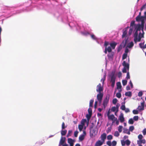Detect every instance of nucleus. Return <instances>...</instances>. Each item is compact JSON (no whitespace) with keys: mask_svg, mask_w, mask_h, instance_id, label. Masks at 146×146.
<instances>
[{"mask_svg":"<svg viewBox=\"0 0 146 146\" xmlns=\"http://www.w3.org/2000/svg\"><path fill=\"white\" fill-rule=\"evenodd\" d=\"M111 129V126L110 127H109L108 128V129L107 131H106V132L107 133H108L109 132H110Z\"/></svg>","mask_w":146,"mask_h":146,"instance_id":"09e8293b","label":"nucleus"},{"mask_svg":"<svg viewBox=\"0 0 146 146\" xmlns=\"http://www.w3.org/2000/svg\"><path fill=\"white\" fill-rule=\"evenodd\" d=\"M116 109V108L115 107H113L111 108V111H113L114 112L115 111Z\"/></svg>","mask_w":146,"mask_h":146,"instance_id":"e2e57ef3","label":"nucleus"},{"mask_svg":"<svg viewBox=\"0 0 146 146\" xmlns=\"http://www.w3.org/2000/svg\"><path fill=\"white\" fill-rule=\"evenodd\" d=\"M133 113L134 114H137L138 113V110H134L133 111Z\"/></svg>","mask_w":146,"mask_h":146,"instance_id":"603ef678","label":"nucleus"},{"mask_svg":"<svg viewBox=\"0 0 146 146\" xmlns=\"http://www.w3.org/2000/svg\"><path fill=\"white\" fill-rule=\"evenodd\" d=\"M97 132V131H95L94 130L92 129V130H91L90 131V135H91L92 136L94 134H95Z\"/></svg>","mask_w":146,"mask_h":146,"instance_id":"5701e85b","label":"nucleus"},{"mask_svg":"<svg viewBox=\"0 0 146 146\" xmlns=\"http://www.w3.org/2000/svg\"><path fill=\"white\" fill-rule=\"evenodd\" d=\"M133 45L134 44L133 42H131L128 44L127 47L129 48H130L133 46Z\"/></svg>","mask_w":146,"mask_h":146,"instance_id":"aec40b11","label":"nucleus"},{"mask_svg":"<svg viewBox=\"0 0 146 146\" xmlns=\"http://www.w3.org/2000/svg\"><path fill=\"white\" fill-rule=\"evenodd\" d=\"M84 139V136L83 135H81L79 137V139L81 141H82Z\"/></svg>","mask_w":146,"mask_h":146,"instance_id":"58836bf2","label":"nucleus"},{"mask_svg":"<svg viewBox=\"0 0 146 146\" xmlns=\"http://www.w3.org/2000/svg\"><path fill=\"white\" fill-rule=\"evenodd\" d=\"M119 119L121 122L122 123L124 121V118L123 117V114L121 113L119 117Z\"/></svg>","mask_w":146,"mask_h":146,"instance_id":"ddd939ff","label":"nucleus"},{"mask_svg":"<svg viewBox=\"0 0 146 146\" xmlns=\"http://www.w3.org/2000/svg\"><path fill=\"white\" fill-rule=\"evenodd\" d=\"M67 130H62L61 132V134L62 136L65 135L67 133Z\"/></svg>","mask_w":146,"mask_h":146,"instance_id":"393cba45","label":"nucleus"},{"mask_svg":"<svg viewBox=\"0 0 146 146\" xmlns=\"http://www.w3.org/2000/svg\"><path fill=\"white\" fill-rule=\"evenodd\" d=\"M109 44V42L107 41H105L104 44V46L105 47V48H107V46Z\"/></svg>","mask_w":146,"mask_h":146,"instance_id":"4d7b16f0","label":"nucleus"},{"mask_svg":"<svg viewBox=\"0 0 146 146\" xmlns=\"http://www.w3.org/2000/svg\"><path fill=\"white\" fill-rule=\"evenodd\" d=\"M108 117L109 119L111 120L112 121L114 120V119H115V118H116L113 114L110 115L108 116Z\"/></svg>","mask_w":146,"mask_h":146,"instance_id":"f3484780","label":"nucleus"},{"mask_svg":"<svg viewBox=\"0 0 146 146\" xmlns=\"http://www.w3.org/2000/svg\"><path fill=\"white\" fill-rule=\"evenodd\" d=\"M144 24H143V25H142V23H141V24H137L135 27V29H136V30L137 31H140L141 29H142V31H143V29L144 27Z\"/></svg>","mask_w":146,"mask_h":146,"instance_id":"7ed1b4c3","label":"nucleus"},{"mask_svg":"<svg viewBox=\"0 0 146 146\" xmlns=\"http://www.w3.org/2000/svg\"><path fill=\"white\" fill-rule=\"evenodd\" d=\"M138 31H136L134 35V41H135V40L137 39V37H138Z\"/></svg>","mask_w":146,"mask_h":146,"instance_id":"a211bd4d","label":"nucleus"},{"mask_svg":"<svg viewBox=\"0 0 146 146\" xmlns=\"http://www.w3.org/2000/svg\"><path fill=\"white\" fill-rule=\"evenodd\" d=\"M122 65L124 67L127 68V70L129 71V64L128 63H126L125 61H124L122 63Z\"/></svg>","mask_w":146,"mask_h":146,"instance_id":"1a4fd4ad","label":"nucleus"},{"mask_svg":"<svg viewBox=\"0 0 146 146\" xmlns=\"http://www.w3.org/2000/svg\"><path fill=\"white\" fill-rule=\"evenodd\" d=\"M127 40H124L123 41L122 43H121V45L118 47L117 51L118 52H119L122 49V46H123V47H124L127 44Z\"/></svg>","mask_w":146,"mask_h":146,"instance_id":"20e7f679","label":"nucleus"},{"mask_svg":"<svg viewBox=\"0 0 146 146\" xmlns=\"http://www.w3.org/2000/svg\"><path fill=\"white\" fill-rule=\"evenodd\" d=\"M86 121V120L84 119H82L81 122V125H82L84 126L85 125V123Z\"/></svg>","mask_w":146,"mask_h":146,"instance_id":"bb28decb","label":"nucleus"},{"mask_svg":"<svg viewBox=\"0 0 146 146\" xmlns=\"http://www.w3.org/2000/svg\"><path fill=\"white\" fill-rule=\"evenodd\" d=\"M127 68L123 67L122 70V72L123 73H126L127 72Z\"/></svg>","mask_w":146,"mask_h":146,"instance_id":"ea45409f","label":"nucleus"},{"mask_svg":"<svg viewBox=\"0 0 146 146\" xmlns=\"http://www.w3.org/2000/svg\"><path fill=\"white\" fill-rule=\"evenodd\" d=\"M78 133V132L77 131H76L74 132V136L75 137H77Z\"/></svg>","mask_w":146,"mask_h":146,"instance_id":"338daca9","label":"nucleus"},{"mask_svg":"<svg viewBox=\"0 0 146 146\" xmlns=\"http://www.w3.org/2000/svg\"><path fill=\"white\" fill-rule=\"evenodd\" d=\"M107 50L109 52H111L112 50L110 46H109L108 48L107 47Z\"/></svg>","mask_w":146,"mask_h":146,"instance_id":"8fccbe9b","label":"nucleus"},{"mask_svg":"<svg viewBox=\"0 0 146 146\" xmlns=\"http://www.w3.org/2000/svg\"><path fill=\"white\" fill-rule=\"evenodd\" d=\"M121 144L123 146H124L125 145V141L123 140H122L121 141Z\"/></svg>","mask_w":146,"mask_h":146,"instance_id":"052dcab7","label":"nucleus"},{"mask_svg":"<svg viewBox=\"0 0 146 146\" xmlns=\"http://www.w3.org/2000/svg\"><path fill=\"white\" fill-rule=\"evenodd\" d=\"M117 102V100L116 98H114L112 100V103L114 104H115Z\"/></svg>","mask_w":146,"mask_h":146,"instance_id":"de8ad7c7","label":"nucleus"},{"mask_svg":"<svg viewBox=\"0 0 146 146\" xmlns=\"http://www.w3.org/2000/svg\"><path fill=\"white\" fill-rule=\"evenodd\" d=\"M143 137V136L141 134L139 135L138 136V138L139 139V140L142 139Z\"/></svg>","mask_w":146,"mask_h":146,"instance_id":"680f3d73","label":"nucleus"},{"mask_svg":"<svg viewBox=\"0 0 146 146\" xmlns=\"http://www.w3.org/2000/svg\"><path fill=\"white\" fill-rule=\"evenodd\" d=\"M66 127V126H65V123L64 122H63L62 123V129H64Z\"/></svg>","mask_w":146,"mask_h":146,"instance_id":"3c124183","label":"nucleus"},{"mask_svg":"<svg viewBox=\"0 0 146 146\" xmlns=\"http://www.w3.org/2000/svg\"><path fill=\"white\" fill-rule=\"evenodd\" d=\"M125 95L126 96H131V92H126Z\"/></svg>","mask_w":146,"mask_h":146,"instance_id":"a878e982","label":"nucleus"},{"mask_svg":"<svg viewBox=\"0 0 146 146\" xmlns=\"http://www.w3.org/2000/svg\"><path fill=\"white\" fill-rule=\"evenodd\" d=\"M88 113L89 114H92V109L90 108H89L88 110Z\"/></svg>","mask_w":146,"mask_h":146,"instance_id":"c03bdc74","label":"nucleus"},{"mask_svg":"<svg viewBox=\"0 0 146 146\" xmlns=\"http://www.w3.org/2000/svg\"><path fill=\"white\" fill-rule=\"evenodd\" d=\"M84 126V125H81V124H80L78 125V129H79V130L80 131H81L82 130V129L83 128Z\"/></svg>","mask_w":146,"mask_h":146,"instance_id":"cd10ccee","label":"nucleus"},{"mask_svg":"<svg viewBox=\"0 0 146 146\" xmlns=\"http://www.w3.org/2000/svg\"><path fill=\"white\" fill-rule=\"evenodd\" d=\"M127 54L124 53L122 56V59L124 60L127 57Z\"/></svg>","mask_w":146,"mask_h":146,"instance_id":"473e14b6","label":"nucleus"},{"mask_svg":"<svg viewBox=\"0 0 146 146\" xmlns=\"http://www.w3.org/2000/svg\"><path fill=\"white\" fill-rule=\"evenodd\" d=\"M143 95V93L141 91L139 92L138 94V96L139 97H141Z\"/></svg>","mask_w":146,"mask_h":146,"instance_id":"774afa93","label":"nucleus"},{"mask_svg":"<svg viewBox=\"0 0 146 146\" xmlns=\"http://www.w3.org/2000/svg\"><path fill=\"white\" fill-rule=\"evenodd\" d=\"M107 138L108 140H111L113 139V136L111 135H109L107 136Z\"/></svg>","mask_w":146,"mask_h":146,"instance_id":"f704fd0d","label":"nucleus"},{"mask_svg":"<svg viewBox=\"0 0 146 146\" xmlns=\"http://www.w3.org/2000/svg\"><path fill=\"white\" fill-rule=\"evenodd\" d=\"M125 144H126L127 145H129L130 144V142L129 140L128 139H127L125 141Z\"/></svg>","mask_w":146,"mask_h":146,"instance_id":"79ce46f5","label":"nucleus"},{"mask_svg":"<svg viewBox=\"0 0 146 146\" xmlns=\"http://www.w3.org/2000/svg\"><path fill=\"white\" fill-rule=\"evenodd\" d=\"M135 21H132L131 22L130 28H133V27L135 25Z\"/></svg>","mask_w":146,"mask_h":146,"instance_id":"b1692460","label":"nucleus"},{"mask_svg":"<svg viewBox=\"0 0 146 146\" xmlns=\"http://www.w3.org/2000/svg\"><path fill=\"white\" fill-rule=\"evenodd\" d=\"M119 135V133L117 131H116L115 132L114 135L116 137H118Z\"/></svg>","mask_w":146,"mask_h":146,"instance_id":"72a5a7b5","label":"nucleus"},{"mask_svg":"<svg viewBox=\"0 0 146 146\" xmlns=\"http://www.w3.org/2000/svg\"><path fill=\"white\" fill-rule=\"evenodd\" d=\"M127 29L125 30V31H124L123 33V34L122 35V38H123L124 37L126 36L127 34Z\"/></svg>","mask_w":146,"mask_h":146,"instance_id":"4be33fe9","label":"nucleus"},{"mask_svg":"<svg viewBox=\"0 0 146 146\" xmlns=\"http://www.w3.org/2000/svg\"><path fill=\"white\" fill-rule=\"evenodd\" d=\"M123 133H127L128 135H130V133L129 130L127 129H124L123 131Z\"/></svg>","mask_w":146,"mask_h":146,"instance_id":"412c9836","label":"nucleus"},{"mask_svg":"<svg viewBox=\"0 0 146 146\" xmlns=\"http://www.w3.org/2000/svg\"><path fill=\"white\" fill-rule=\"evenodd\" d=\"M109 100V97L108 96H107L105 98L104 100L103 105L104 108H105L107 106Z\"/></svg>","mask_w":146,"mask_h":146,"instance_id":"39448f33","label":"nucleus"},{"mask_svg":"<svg viewBox=\"0 0 146 146\" xmlns=\"http://www.w3.org/2000/svg\"><path fill=\"white\" fill-rule=\"evenodd\" d=\"M130 78V76H129V71H128L127 72V76L126 77V78L127 79H129Z\"/></svg>","mask_w":146,"mask_h":146,"instance_id":"6e6d98bb","label":"nucleus"},{"mask_svg":"<svg viewBox=\"0 0 146 146\" xmlns=\"http://www.w3.org/2000/svg\"><path fill=\"white\" fill-rule=\"evenodd\" d=\"M92 115V114H87L86 115V117L88 119H90V118L91 117Z\"/></svg>","mask_w":146,"mask_h":146,"instance_id":"bf43d9fd","label":"nucleus"},{"mask_svg":"<svg viewBox=\"0 0 146 146\" xmlns=\"http://www.w3.org/2000/svg\"><path fill=\"white\" fill-rule=\"evenodd\" d=\"M68 142L70 144V146H73L74 141L72 139L70 138H68Z\"/></svg>","mask_w":146,"mask_h":146,"instance_id":"4468645a","label":"nucleus"},{"mask_svg":"<svg viewBox=\"0 0 146 146\" xmlns=\"http://www.w3.org/2000/svg\"><path fill=\"white\" fill-rule=\"evenodd\" d=\"M143 134L144 135H146V128H145L142 131Z\"/></svg>","mask_w":146,"mask_h":146,"instance_id":"0e129e2a","label":"nucleus"},{"mask_svg":"<svg viewBox=\"0 0 146 146\" xmlns=\"http://www.w3.org/2000/svg\"><path fill=\"white\" fill-rule=\"evenodd\" d=\"M104 142L100 140H99L96 141L94 145V146H101Z\"/></svg>","mask_w":146,"mask_h":146,"instance_id":"f8f14e48","label":"nucleus"},{"mask_svg":"<svg viewBox=\"0 0 146 146\" xmlns=\"http://www.w3.org/2000/svg\"><path fill=\"white\" fill-rule=\"evenodd\" d=\"M133 28H130V29L129 31V35H131L133 32Z\"/></svg>","mask_w":146,"mask_h":146,"instance_id":"4c0bfd02","label":"nucleus"},{"mask_svg":"<svg viewBox=\"0 0 146 146\" xmlns=\"http://www.w3.org/2000/svg\"><path fill=\"white\" fill-rule=\"evenodd\" d=\"M141 38L140 36H138V38L137 37V39L135 40V41H134L136 43L137 42H140L141 41Z\"/></svg>","mask_w":146,"mask_h":146,"instance_id":"37998d69","label":"nucleus"},{"mask_svg":"<svg viewBox=\"0 0 146 146\" xmlns=\"http://www.w3.org/2000/svg\"><path fill=\"white\" fill-rule=\"evenodd\" d=\"M117 89L118 90L120 89V90L119 91L121 92V88L122 86L120 82H118L117 83Z\"/></svg>","mask_w":146,"mask_h":146,"instance_id":"dca6fc26","label":"nucleus"},{"mask_svg":"<svg viewBox=\"0 0 146 146\" xmlns=\"http://www.w3.org/2000/svg\"><path fill=\"white\" fill-rule=\"evenodd\" d=\"M145 15H144V16H137L135 18L136 20L137 21L139 22L141 21V23H142V25H143V24L145 23Z\"/></svg>","mask_w":146,"mask_h":146,"instance_id":"f257e3e1","label":"nucleus"},{"mask_svg":"<svg viewBox=\"0 0 146 146\" xmlns=\"http://www.w3.org/2000/svg\"><path fill=\"white\" fill-rule=\"evenodd\" d=\"M145 9H146V5L144 4L141 8L140 9V11H142L143 10Z\"/></svg>","mask_w":146,"mask_h":146,"instance_id":"c9c22d12","label":"nucleus"},{"mask_svg":"<svg viewBox=\"0 0 146 146\" xmlns=\"http://www.w3.org/2000/svg\"><path fill=\"white\" fill-rule=\"evenodd\" d=\"M133 122L134 121H133V120L132 118L130 119L129 120L128 123L130 124H133Z\"/></svg>","mask_w":146,"mask_h":146,"instance_id":"e433bc0d","label":"nucleus"},{"mask_svg":"<svg viewBox=\"0 0 146 146\" xmlns=\"http://www.w3.org/2000/svg\"><path fill=\"white\" fill-rule=\"evenodd\" d=\"M120 92H119L117 93L116 94V97L118 98H120L121 97V95Z\"/></svg>","mask_w":146,"mask_h":146,"instance_id":"7c9ffc66","label":"nucleus"},{"mask_svg":"<svg viewBox=\"0 0 146 146\" xmlns=\"http://www.w3.org/2000/svg\"><path fill=\"white\" fill-rule=\"evenodd\" d=\"M72 131L71 130H69L68 131V133L67 135V137H69L71 135V134L72 133Z\"/></svg>","mask_w":146,"mask_h":146,"instance_id":"a19ab883","label":"nucleus"},{"mask_svg":"<svg viewBox=\"0 0 146 146\" xmlns=\"http://www.w3.org/2000/svg\"><path fill=\"white\" fill-rule=\"evenodd\" d=\"M106 78V76L105 75H104L103 77L101 79V81L103 82V84L104 81L105 80Z\"/></svg>","mask_w":146,"mask_h":146,"instance_id":"5fc2aeb1","label":"nucleus"},{"mask_svg":"<svg viewBox=\"0 0 146 146\" xmlns=\"http://www.w3.org/2000/svg\"><path fill=\"white\" fill-rule=\"evenodd\" d=\"M116 77L114 74H112L111 76L110 82L111 83V86L112 87H113L115 85Z\"/></svg>","mask_w":146,"mask_h":146,"instance_id":"f03ea898","label":"nucleus"},{"mask_svg":"<svg viewBox=\"0 0 146 146\" xmlns=\"http://www.w3.org/2000/svg\"><path fill=\"white\" fill-rule=\"evenodd\" d=\"M107 144L109 146H111V141H108L107 142Z\"/></svg>","mask_w":146,"mask_h":146,"instance_id":"69168bd1","label":"nucleus"},{"mask_svg":"<svg viewBox=\"0 0 146 146\" xmlns=\"http://www.w3.org/2000/svg\"><path fill=\"white\" fill-rule=\"evenodd\" d=\"M117 144V142L115 141H113L111 143V145L113 146H115Z\"/></svg>","mask_w":146,"mask_h":146,"instance_id":"a18cd8bd","label":"nucleus"},{"mask_svg":"<svg viewBox=\"0 0 146 146\" xmlns=\"http://www.w3.org/2000/svg\"><path fill=\"white\" fill-rule=\"evenodd\" d=\"M106 134L105 133H104L101 135L100 138L102 141L103 142H104L106 138Z\"/></svg>","mask_w":146,"mask_h":146,"instance_id":"6e6552de","label":"nucleus"},{"mask_svg":"<svg viewBox=\"0 0 146 146\" xmlns=\"http://www.w3.org/2000/svg\"><path fill=\"white\" fill-rule=\"evenodd\" d=\"M103 96V94L102 93H99L97 95V98L98 100H102Z\"/></svg>","mask_w":146,"mask_h":146,"instance_id":"9d476101","label":"nucleus"},{"mask_svg":"<svg viewBox=\"0 0 146 146\" xmlns=\"http://www.w3.org/2000/svg\"><path fill=\"white\" fill-rule=\"evenodd\" d=\"M123 85L124 86L126 85L127 83V81L126 80H123L122 81Z\"/></svg>","mask_w":146,"mask_h":146,"instance_id":"c756f323","label":"nucleus"},{"mask_svg":"<svg viewBox=\"0 0 146 146\" xmlns=\"http://www.w3.org/2000/svg\"><path fill=\"white\" fill-rule=\"evenodd\" d=\"M137 142L138 145H141L142 143L145 144L146 143V141L145 139L137 140Z\"/></svg>","mask_w":146,"mask_h":146,"instance_id":"9b49d317","label":"nucleus"},{"mask_svg":"<svg viewBox=\"0 0 146 146\" xmlns=\"http://www.w3.org/2000/svg\"><path fill=\"white\" fill-rule=\"evenodd\" d=\"M120 108L123 110H125V107L124 105H122L120 107Z\"/></svg>","mask_w":146,"mask_h":146,"instance_id":"13d9d810","label":"nucleus"},{"mask_svg":"<svg viewBox=\"0 0 146 146\" xmlns=\"http://www.w3.org/2000/svg\"><path fill=\"white\" fill-rule=\"evenodd\" d=\"M134 129V127L133 126H132L129 127V131H132Z\"/></svg>","mask_w":146,"mask_h":146,"instance_id":"864d4df0","label":"nucleus"},{"mask_svg":"<svg viewBox=\"0 0 146 146\" xmlns=\"http://www.w3.org/2000/svg\"><path fill=\"white\" fill-rule=\"evenodd\" d=\"M145 103V102L144 101H143V102L141 103V106H139L137 108L138 111H140L144 110Z\"/></svg>","mask_w":146,"mask_h":146,"instance_id":"423d86ee","label":"nucleus"},{"mask_svg":"<svg viewBox=\"0 0 146 146\" xmlns=\"http://www.w3.org/2000/svg\"><path fill=\"white\" fill-rule=\"evenodd\" d=\"M65 139V137H61L60 142V145H62L64 144V143Z\"/></svg>","mask_w":146,"mask_h":146,"instance_id":"6ab92c4d","label":"nucleus"},{"mask_svg":"<svg viewBox=\"0 0 146 146\" xmlns=\"http://www.w3.org/2000/svg\"><path fill=\"white\" fill-rule=\"evenodd\" d=\"M117 44V43L115 42H111L110 44V46L113 49H114L115 48V47Z\"/></svg>","mask_w":146,"mask_h":146,"instance_id":"2eb2a0df","label":"nucleus"},{"mask_svg":"<svg viewBox=\"0 0 146 146\" xmlns=\"http://www.w3.org/2000/svg\"><path fill=\"white\" fill-rule=\"evenodd\" d=\"M123 126L121 125H119L118 127V130L119 132H121L122 131Z\"/></svg>","mask_w":146,"mask_h":146,"instance_id":"2f4dec72","label":"nucleus"},{"mask_svg":"<svg viewBox=\"0 0 146 146\" xmlns=\"http://www.w3.org/2000/svg\"><path fill=\"white\" fill-rule=\"evenodd\" d=\"M133 119L135 121H137L139 119V117L138 116H135L133 117Z\"/></svg>","mask_w":146,"mask_h":146,"instance_id":"49530a36","label":"nucleus"},{"mask_svg":"<svg viewBox=\"0 0 146 146\" xmlns=\"http://www.w3.org/2000/svg\"><path fill=\"white\" fill-rule=\"evenodd\" d=\"M94 102V100H91L89 104V106L90 107H93V103Z\"/></svg>","mask_w":146,"mask_h":146,"instance_id":"c85d7f7f","label":"nucleus"},{"mask_svg":"<svg viewBox=\"0 0 146 146\" xmlns=\"http://www.w3.org/2000/svg\"><path fill=\"white\" fill-rule=\"evenodd\" d=\"M97 89H96V91L99 92L101 93V92L103 90V88L101 86V84L99 83L97 86Z\"/></svg>","mask_w":146,"mask_h":146,"instance_id":"0eeeda50","label":"nucleus"}]
</instances>
